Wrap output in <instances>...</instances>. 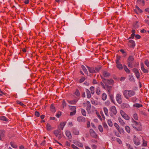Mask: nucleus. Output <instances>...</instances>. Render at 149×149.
Wrapping results in <instances>:
<instances>
[{
	"instance_id": "obj_55",
	"label": "nucleus",
	"mask_w": 149,
	"mask_h": 149,
	"mask_svg": "<svg viewBox=\"0 0 149 149\" xmlns=\"http://www.w3.org/2000/svg\"><path fill=\"white\" fill-rule=\"evenodd\" d=\"M116 141L118 142L119 144H121L122 143V141L121 140L117 138L116 139Z\"/></svg>"
},
{
	"instance_id": "obj_13",
	"label": "nucleus",
	"mask_w": 149,
	"mask_h": 149,
	"mask_svg": "<svg viewBox=\"0 0 149 149\" xmlns=\"http://www.w3.org/2000/svg\"><path fill=\"white\" fill-rule=\"evenodd\" d=\"M86 110L87 112H89L91 110V104L90 102L88 101H86Z\"/></svg>"
},
{
	"instance_id": "obj_63",
	"label": "nucleus",
	"mask_w": 149,
	"mask_h": 149,
	"mask_svg": "<svg viewBox=\"0 0 149 149\" xmlns=\"http://www.w3.org/2000/svg\"><path fill=\"white\" fill-rule=\"evenodd\" d=\"M120 51L125 56L126 55V53L125 52L124 50L123 49H121L120 50Z\"/></svg>"
},
{
	"instance_id": "obj_43",
	"label": "nucleus",
	"mask_w": 149,
	"mask_h": 149,
	"mask_svg": "<svg viewBox=\"0 0 149 149\" xmlns=\"http://www.w3.org/2000/svg\"><path fill=\"white\" fill-rule=\"evenodd\" d=\"M75 145L79 147H83V145L82 143H80L79 142H76L74 143Z\"/></svg>"
},
{
	"instance_id": "obj_53",
	"label": "nucleus",
	"mask_w": 149,
	"mask_h": 149,
	"mask_svg": "<svg viewBox=\"0 0 149 149\" xmlns=\"http://www.w3.org/2000/svg\"><path fill=\"white\" fill-rule=\"evenodd\" d=\"M46 127L47 130H49L52 129L51 126L49 124H47Z\"/></svg>"
},
{
	"instance_id": "obj_39",
	"label": "nucleus",
	"mask_w": 149,
	"mask_h": 149,
	"mask_svg": "<svg viewBox=\"0 0 149 149\" xmlns=\"http://www.w3.org/2000/svg\"><path fill=\"white\" fill-rule=\"evenodd\" d=\"M103 110L105 115L107 116H109V113L106 107H104L103 108Z\"/></svg>"
},
{
	"instance_id": "obj_47",
	"label": "nucleus",
	"mask_w": 149,
	"mask_h": 149,
	"mask_svg": "<svg viewBox=\"0 0 149 149\" xmlns=\"http://www.w3.org/2000/svg\"><path fill=\"white\" fill-rule=\"evenodd\" d=\"M143 142L142 144V146L144 147L146 146L147 145V142L145 140L143 139Z\"/></svg>"
},
{
	"instance_id": "obj_6",
	"label": "nucleus",
	"mask_w": 149,
	"mask_h": 149,
	"mask_svg": "<svg viewBox=\"0 0 149 149\" xmlns=\"http://www.w3.org/2000/svg\"><path fill=\"white\" fill-rule=\"evenodd\" d=\"M69 108L70 110L72 111V112L70 113V115L72 116L74 115L76 112V107L70 106Z\"/></svg>"
},
{
	"instance_id": "obj_31",
	"label": "nucleus",
	"mask_w": 149,
	"mask_h": 149,
	"mask_svg": "<svg viewBox=\"0 0 149 149\" xmlns=\"http://www.w3.org/2000/svg\"><path fill=\"white\" fill-rule=\"evenodd\" d=\"M117 64L116 67L119 69L120 70H122L123 68V67L122 65L120 64L119 63H116Z\"/></svg>"
},
{
	"instance_id": "obj_17",
	"label": "nucleus",
	"mask_w": 149,
	"mask_h": 149,
	"mask_svg": "<svg viewBox=\"0 0 149 149\" xmlns=\"http://www.w3.org/2000/svg\"><path fill=\"white\" fill-rule=\"evenodd\" d=\"M141 69L144 73H148V70L145 69L143 63H141Z\"/></svg>"
},
{
	"instance_id": "obj_18",
	"label": "nucleus",
	"mask_w": 149,
	"mask_h": 149,
	"mask_svg": "<svg viewBox=\"0 0 149 149\" xmlns=\"http://www.w3.org/2000/svg\"><path fill=\"white\" fill-rule=\"evenodd\" d=\"M66 123V122H65L61 123H60L59 126H58V127L59 129H60L61 130H63Z\"/></svg>"
},
{
	"instance_id": "obj_38",
	"label": "nucleus",
	"mask_w": 149,
	"mask_h": 149,
	"mask_svg": "<svg viewBox=\"0 0 149 149\" xmlns=\"http://www.w3.org/2000/svg\"><path fill=\"white\" fill-rule=\"evenodd\" d=\"M107 95L105 93H103L102 95V99L103 100H105L107 98Z\"/></svg>"
},
{
	"instance_id": "obj_60",
	"label": "nucleus",
	"mask_w": 149,
	"mask_h": 149,
	"mask_svg": "<svg viewBox=\"0 0 149 149\" xmlns=\"http://www.w3.org/2000/svg\"><path fill=\"white\" fill-rule=\"evenodd\" d=\"M61 112L60 111H59L56 114V117L58 118L61 116Z\"/></svg>"
},
{
	"instance_id": "obj_64",
	"label": "nucleus",
	"mask_w": 149,
	"mask_h": 149,
	"mask_svg": "<svg viewBox=\"0 0 149 149\" xmlns=\"http://www.w3.org/2000/svg\"><path fill=\"white\" fill-rule=\"evenodd\" d=\"M62 105H63V108H64V107H65L66 105V103L64 100H63V101Z\"/></svg>"
},
{
	"instance_id": "obj_58",
	"label": "nucleus",
	"mask_w": 149,
	"mask_h": 149,
	"mask_svg": "<svg viewBox=\"0 0 149 149\" xmlns=\"http://www.w3.org/2000/svg\"><path fill=\"white\" fill-rule=\"evenodd\" d=\"M35 115L36 116L38 117L40 116V113L38 111H36L35 112Z\"/></svg>"
},
{
	"instance_id": "obj_9",
	"label": "nucleus",
	"mask_w": 149,
	"mask_h": 149,
	"mask_svg": "<svg viewBox=\"0 0 149 149\" xmlns=\"http://www.w3.org/2000/svg\"><path fill=\"white\" fill-rule=\"evenodd\" d=\"M132 71L135 74V75L137 79L140 77V75L138 69L134 68L132 70Z\"/></svg>"
},
{
	"instance_id": "obj_50",
	"label": "nucleus",
	"mask_w": 149,
	"mask_h": 149,
	"mask_svg": "<svg viewBox=\"0 0 149 149\" xmlns=\"http://www.w3.org/2000/svg\"><path fill=\"white\" fill-rule=\"evenodd\" d=\"M138 22H136V23L134 24V29H136L137 28H138L139 27V26L138 25Z\"/></svg>"
},
{
	"instance_id": "obj_30",
	"label": "nucleus",
	"mask_w": 149,
	"mask_h": 149,
	"mask_svg": "<svg viewBox=\"0 0 149 149\" xmlns=\"http://www.w3.org/2000/svg\"><path fill=\"white\" fill-rule=\"evenodd\" d=\"M124 69L125 71L127 73L129 74L130 73V70H129L127 67L125 65H123Z\"/></svg>"
},
{
	"instance_id": "obj_14",
	"label": "nucleus",
	"mask_w": 149,
	"mask_h": 149,
	"mask_svg": "<svg viewBox=\"0 0 149 149\" xmlns=\"http://www.w3.org/2000/svg\"><path fill=\"white\" fill-rule=\"evenodd\" d=\"M87 67L88 70L89 72L91 73H95L94 68L93 67H90L87 66Z\"/></svg>"
},
{
	"instance_id": "obj_33",
	"label": "nucleus",
	"mask_w": 149,
	"mask_h": 149,
	"mask_svg": "<svg viewBox=\"0 0 149 149\" xmlns=\"http://www.w3.org/2000/svg\"><path fill=\"white\" fill-rule=\"evenodd\" d=\"M51 111L53 112H55L56 111L55 107L54 106L53 104H52L50 106Z\"/></svg>"
},
{
	"instance_id": "obj_7",
	"label": "nucleus",
	"mask_w": 149,
	"mask_h": 149,
	"mask_svg": "<svg viewBox=\"0 0 149 149\" xmlns=\"http://www.w3.org/2000/svg\"><path fill=\"white\" fill-rule=\"evenodd\" d=\"M116 99L117 102L120 104L122 103V99L121 96L119 93H118L116 95Z\"/></svg>"
},
{
	"instance_id": "obj_4",
	"label": "nucleus",
	"mask_w": 149,
	"mask_h": 149,
	"mask_svg": "<svg viewBox=\"0 0 149 149\" xmlns=\"http://www.w3.org/2000/svg\"><path fill=\"white\" fill-rule=\"evenodd\" d=\"M134 58L132 56H130L127 59V64L128 66L132 68V64L134 62Z\"/></svg>"
},
{
	"instance_id": "obj_44",
	"label": "nucleus",
	"mask_w": 149,
	"mask_h": 149,
	"mask_svg": "<svg viewBox=\"0 0 149 149\" xmlns=\"http://www.w3.org/2000/svg\"><path fill=\"white\" fill-rule=\"evenodd\" d=\"M91 93L92 94H93L95 92V89L93 86H91L90 88Z\"/></svg>"
},
{
	"instance_id": "obj_54",
	"label": "nucleus",
	"mask_w": 149,
	"mask_h": 149,
	"mask_svg": "<svg viewBox=\"0 0 149 149\" xmlns=\"http://www.w3.org/2000/svg\"><path fill=\"white\" fill-rule=\"evenodd\" d=\"M127 147L128 149H133V147L130 145V144L128 143H126Z\"/></svg>"
},
{
	"instance_id": "obj_36",
	"label": "nucleus",
	"mask_w": 149,
	"mask_h": 149,
	"mask_svg": "<svg viewBox=\"0 0 149 149\" xmlns=\"http://www.w3.org/2000/svg\"><path fill=\"white\" fill-rule=\"evenodd\" d=\"M118 120L121 125H123L125 124L123 120L120 118H118Z\"/></svg>"
},
{
	"instance_id": "obj_59",
	"label": "nucleus",
	"mask_w": 149,
	"mask_h": 149,
	"mask_svg": "<svg viewBox=\"0 0 149 149\" xmlns=\"http://www.w3.org/2000/svg\"><path fill=\"white\" fill-rule=\"evenodd\" d=\"M17 103L19 104L21 106H22L23 107L24 106H25V105L22 103L20 102L19 101H17Z\"/></svg>"
},
{
	"instance_id": "obj_11",
	"label": "nucleus",
	"mask_w": 149,
	"mask_h": 149,
	"mask_svg": "<svg viewBox=\"0 0 149 149\" xmlns=\"http://www.w3.org/2000/svg\"><path fill=\"white\" fill-rule=\"evenodd\" d=\"M100 77L102 79V81L104 84H105V86H107L108 85V84H109V79H105L102 75H100Z\"/></svg>"
},
{
	"instance_id": "obj_46",
	"label": "nucleus",
	"mask_w": 149,
	"mask_h": 149,
	"mask_svg": "<svg viewBox=\"0 0 149 149\" xmlns=\"http://www.w3.org/2000/svg\"><path fill=\"white\" fill-rule=\"evenodd\" d=\"M98 128L100 132H103V129L101 125H99L98 127Z\"/></svg>"
},
{
	"instance_id": "obj_52",
	"label": "nucleus",
	"mask_w": 149,
	"mask_h": 149,
	"mask_svg": "<svg viewBox=\"0 0 149 149\" xmlns=\"http://www.w3.org/2000/svg\"><path fill=\"white\" fill-rule=\"evenodd\" d=\"M107 123L110 126L112 127L113 126V123L111 120H108L107 121Z\"/></svg>"
},
{
	"instance_id": "obj_51",
	"label": "nucleus",
	"mask_w": 149,
	"mask_h": 149,
	"mask_svg": "<svg viewBox=\"0 0 149 149\" xmlns=\"http://www.w3.org/2000/svg\"><path fill=\"white\" fill-rule=\"evenodd\" d=\"M125 129L126 130V131L128 133H129L130 132V127L129 126H126L125 127Z\"/></svg>"
},
{
	"instance_id": "obj_48",
	"label": "nucleus",
	"mask_w": 149,
	"mask_h": 149,
	"mask_svg": "<svg viewBox=\"0 0 149 149\" xmlns=\"http://www.w3.org/2000/svg\"><path fill=\"white\" fill-rule=\"evenodd\" d=\"M133 106L139 108L140 107H142V105L141 104H139L135 103L134 104Z\"/></svg>"
},
{
	"instance_id": "obj_15",
	"label": "nucleus",
	"mask_w": 149,
	"mask_h": 149,
	"mask_svg": "<svg viewBox=\"0 0 149 149\" xmlns=\"http://www.w3.org/2000/svg\"><path fill=\"white\" fill-rule=\"evenodd\" d=\"M77 120L79 122H85L86 121L85 118L81 116H79L77 118Z\"/></svg>"
},
{
	"instance_id": "obj_23",
	"label": "nucleus",
	"mask_w": 149,
	"mask_h": 149,
	"mask_svg": "<svg viewBox=\"0 0 149 149\" xmlns=\"http://www.w3.org/2000/svg\"><path fill=\"white\" fill-rule=\"evenodd\" d=\"M135 11L137 13H141L142 11L139 7L137 6H136V9H135Z\"/></svg>"
},
{
	"instance_id": "obj_32",
	"label": "nucleus",
	"mask_w": 149,
	"mask_h": 149,
	"mask_svg": "<svg viewBox=\"0 0 149 149\" xmlns=\"http://www.w3.org/2000/svg\"><path fill=\"white\" fill-rule=\"evenodd\" d=\"M90 134L92 137L95 138H97V135L94 131H93L92 132H91Z\"/></svg>"
},
{
	"instance_id": "obj_45",
	"label": "nucleus",
	"mask_w": 149,
	"mask_h": 149,
	"mask_svg": "<svg viewBox=\"0 0 149 149\" xmlns=\"http://www.w3.org/2000/svg\"><path fill=\"white\" fill-rule=\"evenodd\" d=\"M96 114L97 117L99 118V119L101 121H102V119L101 118V117L99 113L96 110Z\"/></svg>"
},
{
	"instance_id": "obj_22",
	"label": "nucleus",
	"mask_w": 149,
	"mask_h": 149,
	"mask_svg": "<svg viewBox=\"0 0 149 149\" xmlns=\"http://www.w3.org/2000/svg\"><path fill=\"white\" fill-rule=\"evenodd\" d=\"M121 107L123 109L128 108L130 107V106L127 103H123L121 104Z\"/></svg>"
},
{
	"instance_id": "obj_5",
	"label": "nucleus",
	"mask_w": 149,
	"mask_h": 149,
	"mask_svg": "<svg viewBox=\"0 0 149 149\" xmlns=\"http://www.w3.org/2000/svg\"><path fill=\"white\" fill-rule=\"evenodd\" d=\"M133 141L134 143L136 146H138L141 144L140 141L139 139L136 136L134 135L133 136Z\"/></svg>"
},
{
	"instance_id": "obj_28",
	"label": "nucleus",
	"mask_w": 149,
	"mask_h": 149,
	"mask_svg": "<svg viewBox=\"0 0 149 149\" xmlns=\"http://www.w3.org/2000/svg\"><path fill=\"white\" fill-rule=\"evenodd\" d=\"M95 92L97 95H99L101 94L100 88L99 87H97L96 88Z\"/></svg>"
},
{
	"instance_id": "obj_10",
	"label": "nucleus",
	"mask_w": 149,
	"mask_h": 149,
	"mask_svg": "<svg viewBox=\"0 0 149 149\" xmlns=\"http://www.w3.org/2000/svg\"><path fill=\"white\" fill-rule=\"evenodd\" d=\"M114 125L118 130V132L120 133L121 132H123V130L122 129L120 128L119 126L116 123H114Z\"/></svg>"
},
{
	"instance_id": "obj_29",
	"label": "nucleus",
	"mask_w": 149,
	"mask_h": 149,
	"mask_svg": "<svg viewBox=\"0 0 149 149\" xmlns=\"http://www.w3.org/2000/svg\"><path fill=\"white\" fill-rule=\"evenodd\" d=\"M86 92L87 94V97L88 98H90L91 97V92L90 91L87 89H86Z\"/></svg>"
},
{
	"instance_id": "obj_25",
	"label": "nucleus",
	"mask_w": 149,
	"mask_h": 149,
	"mask_svg": "<svg viewBox=\"0 0 149 149\" xmlns=\"http://www.w3.org/2000/svg\"><path fill=\"white\" fill-rule=\"evenodd\" d=\"M72 132L75 135H77L79 134V131L76 128H73L72 130Z\"/></svg>"
},
{
	"instance_id": "obj_34",
	"label": "nucleus",
	"mask_w": 149,
	"mask_h": 149,
	"mask_svg": "<svg viewBox=\"0 0 149 149\" xmlns=\"http://www.w3.org/2000/svg\"><path fill=\"white\" fill-rule=\"evenodd\" d=\"M0 119L2 120H3L5 121H8V119L5 116H0Z\"/></svg>"
},
{
	"instance_id": "obj_42",
	"label": "nucleus",
	"mask_w": 149,
	"mask_h": 149,
	"mask_svg": "<svg viewBox=\"0 0 149 149\" xmlns=\"http://www.w3.org/2000/svg\"><path fill=\"white\" fill-rule=\"evenodd\" d=\"M81 67L84 72L86 73L87 74L88 73V71L86 69L85 67L83 65H82L81 66Z\"/></svg>"
},
{
	"instance_id": "obj_57",
	"label": "nucleus",
	"mask_w": 149,
	"mask_h": 149,
	"mask_svg": "<svg viewBox=\"0 0 149 149\" xmlns=\"http://www.w3.org/2000/svg\"><path fill=\"white\" fill-rule=\"evenodd\" d=\"M146 65L148 67H149V61L148 60H146L145 61Z\"/></svg>"
},
{
	"instance_id": "obj_19",
	"label": "nucleus",
	"mask_w": 149,
	"mask_h": 149,
	"mask_svg": "<svg viewBox=\"0 0 149 149\" xmlns=\"http://www.w3.org/2000/svg\"><path fill=\"white\" fill-rule=\"evenodd\" d=\"M102 67L100 65H98L95 68V73L98 72H99L100 70L102 68Z\"/></svg>"
},
{
	"instance_id": "obj_12",
	"label": "nucleus",
	"mask_w": 149,
	"mask_h": 149,
	"mask_svg": "<svg viewBox=\"0 0 149 149\" xmlns=\"http://www.w3.org/2000/svg\"><path fill=\"white\" fill-rule=\"evenodd\" d=\"M128 45L129 47L131 48L134 47L135 45L134 41L132 40H130L129 41Z\"/></svg>"
},
{
	"instance_id": "obj_41",
	"label": "nucleus",
	"mask_w": 149,
	"mask_h": 149,
	"mask_svg": "<svg viewBox=\"0 0 149 149\" xmlns=\"http://www.w3.org/2000/svg\"><path fill=\"white\" fill-rule=\"evenodd\" d=\"M10 144L11 146L13 148H16L17 147V145L13 142H10Z\"/></svg>"
},
{
	"instance_id": "obj_1",
	"label": "nucleus",
	"mask_w": 149,
	"mask_h": 149,
	"mask_svg": "<svg viewBox=\"0 0 149 149\" xmlns=\"http://www.w3.org/2000/svg\"><path fill=\"white\" fill-rule=\"evenodd\" d=\"M123 95L124 97L127 99L129 97H130L135 94L134 91L132 90H125L123 93Z\"/></svg>"
},
{
	"instance_id": "obj_56",
	"label": "nucleus",
	"mask_w": 149,
	"mask_h": 149,
	"mask_svg": "<svg viewBox=\"0 0 149 149\" xmlns=\"http://www.w3.org/2000/svg\"><path fill=\"white\" fill-rule=\"evenodd\" d=\"M133 117L135 120H138V117L137 114L136 113L134 114L133 115Z\"/></svg>"
},
{
	"instance_id": "obj_40",
	"label": "nucleus",
	"mask_w": 149,
	"mask_h": 149,
	"mask_svg": "<svg viewBox=\"0 0 149 149\" xmlns=\"http://www.w3.org/2000/svg\"><path fill=\"white\" fill-rule=\"evenodd\" d=\"M66 136L69 138H71L72 136L71 133L69 131H67L66 132Z\"/></svg>"
},
{
	"instance_id": "obj_37",
	"label": "nucleus",
	"mask_w": 149,
	"mask_h": 149,
	"mask_svg": "<svg viewBox=\"0 0 149 149\" xmlns=\"http://www.w3.org/2000/svg\"><path fill=\"white\" fill-rule=\"evenodd\" d=\"M81 111L83 116H86V113L85 109H81Z\"/></svg>"
},
{
	"instance_id": "obj_26",
	"label": "nucleus",
	"mask_w": 149,
	"mask_h": 149,
	"mask_svg": "<svg viewBox=\"0 0 149 149\" xmlns=\"http://www.w3.org/2000/svg\"><path fill=\"white\" fill-rule=\"evenodd\" d=\"M74 94L77 97H79L80 94L79 91L77 89H76L75 92L74 93Z\"/></svg>"
},
{
	"instance_id": "obj_20",
	"label": "nucleus",
	"mask_w": 149,
	"mask_h": 149,
	"mask_svg": "<svg viewBox=\"0 0 149 149\" xmlns=\"http://www.w3.org/2000/svg\"><path fill=\"white\" fill-rule=\"evenodd\" d=\"M106 89L107 92L108 94H110L111 93V91L112 90V86H111L107 85L106 86Z\"/></svg>"
},
{
	"instance_id": "obj_49",
	"label": "nucleus",
	"mask_w": 149,
	"mask_h": 149,
	"mask_svg": "<svg viewBox=\"0 0 149 149\" xmlns=\"http://www.w3.org/2000/svg\"><path fill=\"white\" fill-rule=\"evenodd\" d=\"M120 57L119 56H117L116 58V63H119V61L120 60Z\"/></svg>"
},
{
	"instance_id": "obj_16",
	"label": "nucleus",
	"mask_w": 149,
	"mask_h": 149,
	"mask_svg": "<svg viewBox=\"0 0 149 149\" xmlns=\"http://www.w3.org/2000/svg\"><path fill=\"white\" fill-rule=\"evenodd\" d=\"M102 76L107 78L109 77L110 75V74L107 71H103L102 72Z\"/></svg>"
},
{
	"instance_id": "obj_61",
	"label": "nucleus",
	"mask_w": 149,
	"mask_h": 149,
	"mask_svg": "<svg viewBox=\"0 0 149 149\" xmlns=\"http://www.w3.org/2000/svg\"><path fill=\"white\" fill-rule=\"evenodd\" d=\"M113 82L114 81L113 79H109V84H112Z\"/></svg>"
},
{
	"instance_id": "obj_24",
	"label": "nucleus",
	"mask_w": 149,
	"mask_h": 149,
	"mask_svg": "<svg viewBox=\"0 0 149 149\" xmlns=\"http://www.w3.org/2000/svg\"><path fill=\"white\" fill-rule=\"evenodd\" d=\"M108 94L110 97L111 102L113 103H114L115 101L114 100V97L113 95L112 94H111V93Z\"/></svg>"
},
{
	"instance_id": "obj_2",
	"label": "nucleus",
	"mask_w": 149,
	"mask_h": 149,
	"mask_svg": "<svg viewBox=\"0 0 149 149\" xmlns=\"http://www.w3.org/2000/svg\"><path fill=\"white\" fill-rule=\"evenodd\" d=\"M131 125L132 127L135 128L136 130L138 131L141 130V125L140 123H138L132 119Z\"/></svg>"
},
{
	"instance_id": "obj_35",
	"label": "nucleus",
	"mask_w": 149,
	"mask_h": 149,
	"mask_svg": "<svg viewBox=\"0 0 149 149\" xmlns=\"http://www.w3.org/2000/svg\"><path fill=\"white\" fill-rule=\"evenodd\" d=\"M60 132L58 130H55L54 131V133L56 137L60 134Z\"/></svg>"
},
{
	"instance_id": "obj_62",
	"label": "nucleus",
	"mask_w": 149,
	"mask_h": 149,
	"mask_svg": "<svg viewBox=\"0 0 149 149\" xmlns=\"http://www.w3.org/2000/svg\"><path fill=\"white\" fill-rule=\"evenodd\" d=\"M85 78L84 77H82L79 80V82L80 83H82L85 80Z\"/></svg>"
},
{
	"instance_id": "obj_27",
	"label": "nucleus",
	"mask_w": 149,
	"mask_h": 149,
	"mask_svg": "<svg viewBox=\"0 0 149 149\" xmlns=\"http://www.w3.org/2000/svg\"><path fill=\"white\" fill-rule=\"evenodd\" d=\"M77 101V100H68V102L71 104H75Z\"/></svg>"
},
{
	"instance_id": "obj_8",
	"label": "nucleus",
	"mask_w": 149,
	"mask_h": 149,
	"mask_svg": "<svg viewBox=\"0 0 149 149\" xmlns=\"http://www.w3.org/2000/svg\"><path fill=\"white\" fill-rule=\"evenodd\" d=\"M120 113L123 117L125 120H129L130 119V117L126 114L123 111L121 110L120 111Z\"/></svg>"
},
{
	"instance_id": "obj_3",
	"label": "nucleus",
	"mask_w": 149,
	"mask_h": 149,
	"mask_svg": "<svg viewBox=\"0 0 149 149\" xmlns=\"http://www.w3.org/2000/svg\"><path fill=\"white\" fill-rule=\"evenodd\" d=\"M110 115L111 117H113L114 116L116 115L117 111L116 107L115 106H112L109 108Z\"/></svg>"
},
{
	"instance_id": "obj_21",
	"label": "nucleus",
	"mask_w": 149,
	"mask_h": 149,
	"mask_svg": "<svg viewBox=\"0 0 149 149\" xmlns=\"http://www.w3.org/2000/svg\"><path fill=\"white\" fill-rule=\"evenodd\" d=\"M5 131L3 130H0V140H2V139L4 136Z\"/></svg>"
}]
</instances>
